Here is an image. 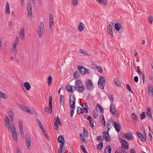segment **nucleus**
<instances>
[{"label": "nucleus", "mask_w": 153, "mask_h": 153, "mask_svg": "<svg viewBox=\"0 0 153 153\" xmlns=\"http://www.w3.org/2000/svg\"><path fill=\"white\" fill-rule=\"evenodd\" d=\"M105 80L102 76L100 77L98 82V86L101 89H103L105 85Z\"/></svg>", "instance_id": "1"}, {"label": "nucleus", "mask_w": 153, "mask_h": 153, "mask_svg": "<svg viewBox=\"0 0 153 153\" xmlns=\"http://www.w3.org/2000/svg\"><path fill=\"white\" fill-rule=\"evenodd\" d=\"M57 141L61 143L59 148L60 149H62L64 145V141H65L63 136L62 135L59 136L58 138Z\"/></svg>", "instance_id": "2"}, {"label": "nucleus", "mask_w": 153, "mask_h": 153, "mask_svg": "<svg viewBox=\"0 0 153 153\" xmlns=\"http://www.w3.org/2000/svg\"><path fill=\"white\" fill-rule=\"evenodd\" d=\"M87 89L90 91H92L94 88V85L92 81L89 79L88 81L85 83Z\"/></svg>", "instance_id": "3"}, {"label": "nucleus", "mask_w": 153, "mask_h": 153, "mask_svg": "<svg viewBox=\"0 0 153 153\" xmlns=\"http://www.w3.org/2000/svg\"><path fill=\"white\" fill-rule=\"evenodd\" d=\"M138 137L141 141L145 142L146 141V134H143L141 132L137 131L136 132Z\"/></svg>", "instance_id": "4"}, {"label": "nucleus", "mask_w": 153, "mask_h": 153, "mask_svg": "<svg viewBox=\"0 0 153 153\" xmlns=\"http://www.w3.org/2000/svg\"><path fill=\"white\" fill-rule=\"evenodd\" d=\"M120 140L121 145L124 148L126 149H128L129 146L128 143L126 140H123L122 138H120Z\"/></svg>", "instance_id": "5"}, {"label": "nucleus", "mask_w": 153, "mask_h": 153, "mask_svg": "<svg viewBox=\"0 0 153 153\" xmlns=\"http://www.w3.org/2000/svg\"><path fill=\"white\" fill-rule=\"evenodd\" d=\"M102 137L107 142H109L110 141V137L109 133L107 131L106 132L103 131L102 133Z\"/></svg>", "instance_id": "6"}, {"label": "nucleus", "mask_w": 153, "mask_h": 153, "mask_svg": "<svg viewBox=\"0 0 153 153\" xmlns=\"http://www.w3.org/2000/svg\"><path fill=\"white\" fill-rule=\"evenodd\" d=\"M27 11L28 16H31V17H32L31 5L30 2H28L27 5Z\"/></svg>", "instance_id": "7"}, {"label": "nucleus", "mask_w": 153, "mask_h": 153, "mask_svg": "<svg viewBox=\"0 0 153 153\" xmlns=\"http://www.w3.org/2000/svg\"><path fill=\"white\" fill-rule=\"evenodd\" d=\"M75 97L74 95H71L70 98V106H75Z\"/></svg>", "instance_id": "8"}, {"label": "nucleus", "mask_w": 153, "mask_h": 153, "mask_svg": "<svg viewBox=\"0 0 153 153\" xmlns=\"http://www.w3.org/2000/svg\"><path fill=\"white\" fill-rule=\"evenodd\" d=\"M114 127L117 132H119L121 130V127L119 123H117V122H114Z\"/></svg>", "instance_id": "9"}, {"label": "nucleus", "mask_w": 153, "mask_h": 153, "mask_svg": "<svg viewBox=\"0 0 153 153\" xmlns=\"http://www.w3.org/2000/svg\"><path fill=\"white\" fill-rule=\"evenodd\" d=\"M148 93L149 96H153V87L152 85H149L148 86Z\"/></svg>", "instance_id": "10"}, {"label": "nucleus", "mask_w": 153, "mask_h": 153, "mask_svg": "<svg viewBox=\"0 0 153 153\" xmlns=\"http://www.w3.org/2000/svg\"><path fill=\"white\" fill-rule=\"evenodd\" d=\"M75 89H76L79 92L82 93L84 90V87L83 85L80 86H74Z\"/></svg>", "instance_id": "11"}, {"label": "nucleus", "mask_w": 153, "mask_h": 153, "mask_svg": "<svg viewBox=\"0 0 153 153\" xmlns=\"http://www.w3.org/2000/svg\"><path fill=\"white\" fill-rule=\"evenodd\" d=\"M78 69L79 70L80 73L83 74H85L86 73V69L83 66H78Z\"/></svg>", "instance_id": "12"}, {"label": "nucleus", "mask_w": 153, "mask_h": 153, "mask_svg": "<svg viewBox=\"0 0 153 153\" xmlns=\"http://www.w3.org/2000/svg\"><path fill=\"white\" fill-rule=\"evenodd\" d=\"M25 142L28 149H30V146L31 144V140L30 138L27 137L25 139Z\"/></svg>", "instance_id": "13"}, {"label": "nucleus", "mask_w": 153, "mask_h": 153, "mask_svg": "<svg viewBox=\"0 0 153 153\" xmlns=\"http://www.w3.org/2000/svg\"><path fill=\"white\" fill-rule=\"evenodd\" d=\"M110 111L111 113L113 115L115 114L116 110L114 109V106L113 104H111L110 105Z\"/></svg>", "instance_id": "14"}, {"label": "nucleus", "mask_w": 153, "mask_h": 153, "mask_svg": "<svg viewBox=\"0 0 153 153\" xmlns=\"http://www.w3.org/2000/svg\"><path fill=\"white\" fill-rule=\"evenodd\" d=\"M107 29L109 33L112 37L113 34L112 27L111 25H108L107 27Z\"/></svg>", "instance_id": "15"}, {"label": "nucleus", "mask_w": 153, "mask_h": 153, "mask_svg": "<svg viewBox=\"0 0 153 153\" xmlns=\"http://www.w3.org/2000/svg\"><path fill=\"white\" fill-rule=\"evenodd\" d=\"M146 113L148 116L150 117L153 120V118L152 117V113L151 111L150 108L149 107H148L147 108Z\"/></svg>", "instance_id": "16"}, {"label": "nucleus", "mask_w": 153, "mask_h": 153, "mask_svg": "<svg viewBox=\"0 0 153 153\" xmlns=\"http://www.w3.org/2000/svg\"><path fill=\"white\" fill-rule=\"evenodd\" d=\"M111 149L110 146H108L104 150L105 153H111Z\"/></svg>", "instance_id": "17"}, {"label": "nucleus", "mask_w": 153, "mask_h": 153, "mask_svg": "<svg viewBox=\"0 0 153 153\" xmlns=\"http://www.w3.org/2000/svg\"><path fill=\"white\" fill-rule=\"evenodd\" d=\"M24 86L27 90H29L30 88V85L29 83L27 82L24 83Z\"/></svg>", "instance_id": "18"}, {"label": "nucleus", "mask_w": 153, "mask_h": 153, "mask_svg": "<svg viewBox=\"0 0 153 153\" xmlns=\"http://www.w3.org/2000/svg\"><path fill=\"white\" fill-rule=\"evenodd\" d=\"M45 31V29H40V30L38 31V34H39V37L40 39L41 38L44 32Z\"/></svg>", "instance_id": "19"}, {"label": "nucleus", "mask_w": 153, "mask_h": 153, "mask_svg": "<svg viewBox=\"0 0 153 153\" xmlns=\"http://www.w3.org/2000/svg\"><path fill=\"white\" fill-rule=\"evenodd\" d=\"M22 107V108H23V110L25 111L28 112L29 114H33V112L30 111V109L24 106Z\"/></svg>", "instance_id": "20"}, {"label": "nucleus", "mask_w": 153, "mask_h": 153, "mask_svg": "<svg viewBox=\"0 0 153 153\" xmlns=\"http://www.w3.org/2000/svg\"><path fill=\"white\" fill-rule=\"evenodd\" d=\"M19 128L20 130V133L22 136L24 137V133L23 131V127L22 125L19 124Z\"/></svg>", "instance_id": "21"}, {"label": "nucleus", "mask_w": 153, "mask_h": 153, "mask_svg": "<svg viewBox=\"0 0 153 153\" xmlns=\"http://www.w3.org/2000/svg\"><path fill=\"white\" fill-rule=\"evenodd\" d=\"M52 97L51 96H50L49 97V108H52Z\"/></svg>", "instance_id": "22"}, {"label": "nucleus", "mask_w": 153, "mask_h": 153, "mask_svg": "<svg viewBox=\"0 0 153 153\" xmlns=\"http://www.w3.org/2000/svg\"><path fill=\"white\" fill-rule=\"evenodd\" d=\"M83 24L82 22H80L79 23L78 29L80 32L82 31L84 29V27L83 26Z\"/></svg>", "instance_id": "23"}, {"label": "nucleus", "mask_w": 153, "mask_h": 153, "mask_svg": "<svg viewBox=\"0 0 153 153\" xmlns=\"http://www.w3.org/2000/svg\"><path fill=\"white\" fill-rule=\"evenodd\" d=\"M121 25L119 23L115 24V28L117 31H119L121 29Z\"/></svg>", "instance_id": "24"}, {"label": "nucleus", "mask_w": 153, "mask_h": 153, "mask_svg": "<svg viewBox=\"0 0 153 153\" xmlns=\"http://www.w3.org/2000/svg\"><path fill=\"white\" fill-rule=\"evenodd\" d=\"M114 82L116 85L119 86L121 85V83L118 79L117 78H115L114 79Z\"/></svg>", "instance_id": "25"}, {"label": "nucleus", "mask_w": 153, "mask_h": 153, "mask_svg": "<svg viewBox=\"0 0 153 153\" xmlns=\"http://www.w3.org/2000/svg\"><path fill=\"white\" fill-rule=\"evenodd\" d=\"M75 86H80L83 85L81 80L78 79L76 81L75 83Z\"/></svg>", "instance_id": "26"}, {"label": "nucleus", "mask_w": 153, "mask_h": 153, "mask_svg": "<svg viewBox=\"0 0 153 153\" xmlns=\"http://www.w3.org/2000/svg\"><path fill=\"white\" fill-rule=\"evenodd\" d=\"M12 132L13 138H14L16 140L15 141L17 142V137L16 131H12Z\"/></svg>", "instance_id": "27"}, {"label": "nucleus", "mask_w": 153, "mask_h": 153, "mask_svg": "<svg viewBox=\"0 0 153 153\" xmlns=\"http://www.w3.org/2000/svg\"><path fill=\"white\" fill-rule=\"evenodd\" d=\"M97 108H99L100 109V113H102L104 111L103 108L100 106V104L99 103H97L96 106V110L97 111Z\"/></svg>", "instance_id": "28"}, {"label": "nucleus", "mask_w": 153, "mask_h": 153, "mask_svg": "<svg viewBox=\"0 0 153 153\" xmlns=\"http://www.w3.org/2000/svg\"><path fill=\"white\" fill-rule=\"evenodd\" d=\"M66 89L69 91L71 92H74L72 88V87L71 86L69 85H68L66 86Z\"/></svg>", "instance_id": "29"}, {"label": "nucleus", "mask_w": 153, "mask_h": 153, "mask_svg": "<svg viewBox=\"0 0 153 153\" xmlns=\"http://www.w3.org/2000/svg\"><path fill=\"white\" fill-rule=\"evenodd\" d=\"M131 117L135 122H137L138 117L137 115H135L134 113H133L132 114Z\"/></svg>", "instance_id": "30"}, {"label": "nucleus", "mask_w": 153, "mask_h": 153, "mask_svg": "<svg viewBox=\"0 0 153 153\" xmlns=\"http://www.w3.org/2000/svg\"><path fill=\"white\" fill-rule=\"evenodd\" d=\"M103 146V143L102 142H100L97 146V149L101 151L102 149Z\"/></svg>", "instance_id": "31"}, {"label": "nucleus", "mask_w": 153, "mask_h": 153, "mask_svg": "<svg viewBox=\"0 0 153 153\" xmlns=\"http://www.w3.org/2000/svg\"><path fill=\"white\" fill-rule=\"evenodd\" d=\"M52 78L51 76H49L48 78V83L49 85H50L52 83Z\"/></svg>", "instance_id": "32"}, {"label": "nucleus", "mask_w": 153, "mask_h": 153, "mask_svg": "<svg viewBox=\"0 0 153 153\" xmlns=\"http://www.w3.org/2000/svg\"><path fill=\"white\" fill-rule=\"evenodd\" d=\"M74 76L75 79H77L79 76V75L78 72L76 71L75 72L74 74Z\"/></svg>", "instance_id": "33"}, {"label": "nucleus", "mask_w": 153, "mask_h": 153, "mask_svg": "<svg viewBox=\"0 0 153 153\" xmlns=\"http://www.w3.org/2000/svg\"><path fill=\"white\" fill-rule=\"evenodd\" d=\"M89 121H90L89 125L90 127H91L92 129H94L95 128V127L94 125V122L93 119Z\"/></svg>", "instance_id": "34"}, {"label": "nucleus", "mask_w": 153, "mask_h": 153, "mask_svg": "<svg viewBox=\"0 0 153 153\" xmlns=\"http://www.w3.org/2000/svg\"><path fill=\"white\" fill-rule=\"evenodd\" d=\"M20 34L21 35V37L22 38H24L25 36V33L24 28H22L21 30Z\"/></svg>", "instance_id": "35"}, {"label": "nucleus", "mask_w": 153, "mask_h": 153, "mask_svg": "<svg viewBox=\"0 0 153 153\" xmlns=\"http://www.w3.org/2000/svg\"><path fill=\"white\" fill-rule=\"evenodd\" d=\"M71 3L73 6H77L78 4V0H71Z\"/></svg>", "instance_id": "36"}, {"label": "nucleus", "mask_w": 153, "mask_h": 153, "mask_svg": "<svg viewBox=\"0 0 153 153\" xmlns=\"http://www.w3.org/2000/svg\"><path fill=\"white\" fill-rule=\"evenodd\" d=\"M73 107H72V106H70L71 108H72V109L71 111V117H72L74 113V109L75 108V106H73Z\"/></svg>", "instance_id": "37"}, {"label": "nucleus", "mask_w": 153, "mask_h": 153, "mask_svg": "<svg viewBox=\"0 0 153 153\" xmlns=\"http://www.w3.org/2000/svg\"><path fill=\"white\" fill-rule=\"evenodd\" d=\"M77 112L78 114L83 113L82 109L81 108L79 107L77 108Z\"/></svg>", "instance_id": "38"}, {"label": "nucleus", "mask_w": 153, "mask_h": 153, "mask_svg": "<svg viewBox=\"0 0 153 153\" xmlns=\"http://www.w3.org/2000/svg\"><path fill=\"white\" fill-rule=\"evenodd\" d=\"M97 2L99 4L105 5L106 4V2L104 1V0H96Z\"/></svg>", "instance_id": "39"}, {"label": "nucleus", "mask_w": 153, "mask_h": 153, "mask_svg": "<svg viewBox=\"0 0 153 153\" xmlns=\"http://www.w3.org/2000/svg\"><path fill=\"white\" fill-rule=\"evenodd\" d=\"M10 128L11 129L12 132V131H16L15 126L13 124H12L11 126H10Z\"/></svg>", "instance_id": "40"}, {"label": "nucleus", "mask_w": 153, "mask_h": 153, "mask_svg": "<svg viewBox=\"0 0 153 153\" xmlns=\"http://www.w3.org/2000/svg\"><path fill=\"white\" fill-rule=\"evenodd\" d=\"M145 118V113L144 112H143L140 114V119L141 120H143Z\"/></svg>", "instance_id": "41"}, {"label": "nucleus", "mask_w": 153, "mask_h": 153, "mask_svg": "<svg viewBox=\"0 0 153 153\" xmlns=\"http://www.w3.org/2000/svg\"><path fill=\"white\" fill-rule=\"evenodd\" d=\"M132 134H131L130 135H129V137H128V135H125V137L126 138H127L128 140H132L133 139V136L132 135V136H131V135Z\"/></svg>", "instance_id": "42"}, {"label": "nucleus", "mask_w": 153, "mask_h": 153, "mask_svg": "<svg viewBox=\"0 0 153 153\" xmlns=\"http://www.w3.org/2000/svg\"><path fill=\"white\" fill-rule=\"evenodd\" d=\"M83 134L85 137H88V133L87 131H85V129L84 128L83 130Z\"/></svg>", "instance_id": "43"}, {"label": "nucleus", "mask_w": 153, "mask_h": 153, "mask_svg": "<svg viewBox=\"0 0 153 153\" xmlns=\"http://www.w3.org/2000/svg\"><path fill=\"white\" fill-rule=\"evenodd\" d=\"M80 147L81 149L82 150L83 152L84 153H88L87 152L86 150L85 149L84 146L83 145H81L80 146Z\"/></svg>", "instance_id": "44"}, {"label": "nucleus", "mask_w": 153, "mask_h": 153, "mask_svg": "<svg viewBox=\"0 0 153 153\" xmlns=\"http://www.w3.org/2000/svg\"><path fill=\"white\" fill-rule=\"evenodd\" d=\"M100 122L101 123H102V122L105 121V118L104 117V116L103 114H102L100 116Z\"/></svg>", "instance_id": "45"}, {"label": "nucleus", "mask_w": 153, "mask_h": 153, "mask_svg": "<svg viewBox=\"0 0 153 153\" xmlns=\"http://www.w3.org/2000/svg\"><path fill=\"white\" fill-rule=\"evenodd\" d=\"M126 88L127 90H128L129 91H130L132 94L133 93V92L132 91L131 87H130V85L128 84H127L126 85Z\"/></svg>", "instance_id": "46"}, {"label": "nucleus", "mask_w": 153, "mask_h": 153, "mask_svg": "<svg viewBox=\"0 0 153 153\" xmlns=\"http://www.w3.org/2000/svg\"><path fill=\"white\" fill-rule=\"evenodd\" d=\"M96 68L97 69L100 73H102V70L100 67L99 66H96Z\"/></svg>", "instance_id": "47"}, {"label": "nucleus", "mask_w": 153, "mask_h": 153, "mask_svg": "<svg viewBox=\"0 0 153 153\" xmlns=\"http://www.w3.org/2000/svg\"><path fill=\"white\" fill-rule=\"evenodd\" d=\"M84 117L86 119L90 121L91 120H92V118L91 117L88 115H86L84 116Z\"/></svg>", "instance_id": "48"}, {"label": "nucleus", "mask_w": 153, "mask_h": 153, "mask_svg": "<svg viewBox=\"0 0 153 153\" xmlns=\"http://www.w3.org/2000/svg\"><path fill=\"white\" fill-rule=\"evenodd\" d=\"M55 120L54 121V123H58L60 121V118L59 117H56H56L55 118Z\"/></svg>", "instance_id": "49"}, {"label": "nucleus", "mask_w": 153, "mask_h": 153, "mask_svg": "<svg viewBox=\"0 0 153 153\" xmlns=\"http://www.w3.org/2000/svg\"><path fill=\"white\" fill-rule=\"evenodd\" d=\"M153 18L151 16H149V17L148 20L150 24H152V22Z\"/></svg>", "instance_id": "50"}, {"label": "nucleus", "mask_w": 153, "mask_h": 153, "mask_svg": "<svg viewBox=\"0 0 153 153\" xmlns=\"http://www.w3.org/2000/svg\"><path fill=\"white\" fill-rule=\"evenodd\" d=\"M64 97L62 95H61L60 96V103L61 105H63V102L62 101V99Z\"/></svg>", "instance_id": "51"}, {"label": "nucleus", "mask_w": 153, "mask_h": 153, "mask_svg": "<svg viewBox=\"0 0 153 153\" xmlns=\"http://www.w3.org/2000/svg\"><path fill=\"white\" fill-rule=\"evenodd\" d=\"M36 122L38 124L40 127L43 126V125L42 124V122L40 121L39 120L37 119Z\"/></svg>", "instance_id": "52"}, {"label": "nucleus", "mask_w": 153, "mask_h": 153, "mask_svg": "<svg viewBox=\"0 0 153 153\" xmlns=\"http://www.w3.org/2000/svg\"><path fill=\"white\" fill-rule=\"evenodd\" d=\"M79 52L81 53H82L85 55L87 54L86 51H85L84 50H82L80 49H79Z\"/></svg>", "instance_id": "53"}, {"label": "nucleus", "mask_w": 153, "mask_h": 153, "mask_svg": "<svg viewBox=\"0 0 153 153\" xmlns=\"http://www.w3.org/2000/svg\"><path fill=\"white\" fill-rule=\"evenodd\" d=\"M80 139L81 140L83 141V142L84 141H85V140H86L84 136L83 135H82V134H80Z\"/></svg>", "instance_id": "54"}, {"label": "nucleus", "mask_w": 153, "mask_h": 153, "mask_svg": "<svg viewBox=\"0 0 153 153\" xmlns=\"http://www.w3.org/2000/svg\"><path fill=\"white\" fill-rule=\"evenodd\" d=\"M6 13L9 15L10 14V7H6Z\"/></svg>", "instance_id": "55"}, {"label": "nucleus", "mask_w": 153, "mask_h": 153, "mask_svg": "<svg viewBox=\"0 0 153 153\" xmlns=\"http://www.w3.org/2000/svg\"><path fill=\"white\" fill-rule=\"evenodd\" d=\"M45 29L44 26V24L42 22H40V29Z\"/></svg>", "instance_id": "56"}, {"label": "nucleus", "mask_w": 153, "mask_h": 153, "mask_svg": "<svg viewBox=\"0 0 153 153\" xmlns=\"http://www.w3.org/2000/svg\"><path fill=\"white\" fill-rule=\"evenodd\" d=\"M93 117L94 118H96L97 117V115L96 113V111H95L94 110L93 111Z\"/></svg>", "instance_id": "57"}, {"label": "nucleus", "mask_w": 153, "mask_h": 153, "mask_svg": "<svg viewBox=\"0 0 153 153\" xmlns=\"http://www.w3.org/2000/svg\"><path fill=\"white\" fill-rule=\"evenodd\" d=\"M5 123H10L9 119L7 117H5Z\"/></svg>", "instance_id": "58"}, {"label": "nucleus", "mask_w": 153, "mask_h": 153, "mask_svg": "<svg viewBox=\"0 0 153 153\" xmlns=\"http://www.w3.org/2000/svg\"><path fill=\"white\" fill-rule=\"evenodd\" d=\"M86 102H84V104L82 105V108H88V106L87 105Z\"/></svg>", "instance_id": "59"}, {"label": "nucleus", "mask_w": 153, "mask_h": 153, "mask_svg": "<svg viewBox=\"0 0 153 153\" xmlns=\"http://www.w3.org/2000/svg\"><path fill=\"white\" fill-rule=\"evenodd\" d=\"M141 129L142 130V132L143 134H146V132L145 131V129L143 126H142V127L141 128Z\"/></svg>", "instance_id": "60"}, {"label": "nucleus", "mask_w": 153, "mask_h": 153, "mask_svg": "<svg viewBox=\"0 0 153 153\" xmlns=\"http://www.w3.org/2000/svg\"><path fill=\"white\" fill-rule=\"evenodd\" d=\"M134 80L135 82H137L138 81V78L137 76H135L134 77Z\"/></svg>", "instance_id": "61"}, {"label": "nucleus", "mask_w": 153, "mask_h": 153, "mask_svg": "<svg viewBox=\"0 0 153 153\" xmlns=\"http://www.w3.org/2000/svg\"><path fill=\"white\" fill-rule=\"evenodd\" d=\"M109 99L111 101H113L114 100L112 96L110 94L108 95V96Z\"/></svg>", "instance_id": "62"}, {"label": "nucleus", "mask_w": 153, "mask_h": 153, "mask_svg": "<svg viewBox=\"0 0 153 153\" xmlns=\"http://www.w3.org/2000/svg\"><path fill=\"white\" fill-rule=\"evenodd\" d=\"M1 98H3L4 99H6L7 98V97L6 96L5 94L3 93V94H2L1 96Z\"/></svg>", "instance_id": "63"}, {"label": "nucleus", "mask_w": 153, "mask_h": 153, "mask_svg": "<svg viewBox=\"0 0 153 153\" xmlns=\"http://www.w3.org/2000/svg\"><path fill=\"white\" fill-rule=\"evenodd\" d=\"M130 153H136L135 150L133 149H131L130 150Z\"/></svg>", "instance_id": "64"}]
</instances>
